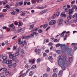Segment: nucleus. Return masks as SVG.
Wrapping results in <instances>:
<instances>
[{
	"label": "nucleus",
	"mask_w": 77,
	"mask_h": 77,
	"mask_svg": "<svg viewBox=\"0 0 77 77\" xmlns=\"http://www.w3.org/2000/svg\"><path fill=\"white\" fill-rule=\"evenodd\" d=\"M60 44H58L56 45V46L57 47H59V46H60Z\"/></svg>",
	"instance_id": "obj_58"
},
{
	"label": "nucleus",
	"mask_w": 77,
	"mask_h": 77,
	"mask_svg": "<svg viewBox=\"0 0 77 77\" xmlns=\"http://www.w3.org/2000/svg\"><path fill=\"white\" fill-rule=\"evenodd\" d=\"M71 49H66V51L67 54H69L71 52Z\"/></svg>",
	"instance_id": "obj_9"
},
{
	"label": "nucleus",
	"mask_w": 77,
	"mask_h": 77,
	"mask_svg": "<svg viewBox=\"0 0 77 77\" xmlns=\"http://www.w3.org/2000/svg\"><path fill=\"white\" fill-rule=\"evenodd\" d=\"M11 59L13 61H15L17 59V57L14 56Z\"/></svg>",
	"instance_id": "obj_22"
},
{
	"label": "nucleus",
	"mask_w": 77,
	"mask_h": 77,
	"mask_svg": "<svg viewBox=\"0 0 77 77\" xmlns=\"http://www.w3.org/2000/svg\"><path fill=\"white\" fill-rule=\"evenodd\" d=\"M47 74L46 73L44 74L43 75V77H47Z\"/></svg>",
	"instance_id": "obj_46"
},
{
	"label": "nucleus",
	"mask_w": 77,
	"mask_h": 77,
	"mask_svg": "<svg viewBox=\"0 0 77 77\" xmlns=\"http://www.w3.org/2000/svg\"><path fill=\"white\" fill-rule=\"evenodd\" d=\"M32 60H32V59H29V63H31V62H32Z\"/></svg>",
	"instance_id": "obj_60"
},
{
	"label": "nucleus",
	"mask_w": 77,
	"mask_h": 77,
	"mask_svg": "<svg viewBox=\"0 0 77 77\" xmlns=\"http://www.w3.org/2000/svg\"><path fill=\"white\" fill-rule=\"evenodd\" d=\"M35 53H36L37 54H39L41 53V49H35Z\"/></svg>",
	"instance_id": "obj_5"
},
{
	"label": "nucleus",
	"mask_w": 77,
	"mask_h": 77,
	"mask_svg": "<svg viewBox=\"0 0 77 77\" xmlns=\"http://www.w3.org/2000/svg\"><path fill=\"white\" fill-rule=\"evenodd\" d=\"M75 0L73 1L72 2H71V4L72 5H73V4H74V3H75Z\"/></svg>",
	"instance_id": "obj_45"
},
{
	"label": "nucleus",
	"mask_w": 77,
	"mask_h": 77,
	"mask_svg": "<svg viewBox=\"0 0 77 77\" xmlns=\"http://www.w3.org/2000/svg\"><path fill=\"white\" fill-rule=\"evenodd\" d=\"M25 54H22L20 55V57H24L25 56Z\"/></svg>",
	"instance_id": "obj_39"
},
{
	"label": "nucleus",
	"mask_w": 77,
	"mask_h": 77,
	"mask_svg": "<svg viewBox=\"0 0 77 77\" xmlns=\"http://www.w3.org/2000/svg\"><path fill=\"white\" fill-rule=\"evenodd\" d=\"M22 39H26V36H23L22 37Z\"/></svg>",
	"instance_id": "obj_59"
},
{
	"label": "nucleus",
	"mask_w": 77,
	"mask_h": 77,
	"mask_svg": "<svg viewBox=\"0 0 77 77\" xmlns=\"http://www.w3.org/2000/svg\"><path fill=\"white\" fill-rule=\"evenodd\" d=\"M43 11L44 13H45L48 12V10H43Z\"/></svg>",
	"instance_id": "obj_53"
},
{
	"label": "nucleus",
	"mask_w": 77,
	"mask_h": 77,
	"mask_svg": "<svg viewBox=\"0 0 77 77\" xmlns=\"http://www.w3.org/2000/svg\"><path fill=\"white\" fill-rule=\"evenodd\" d=\"M33 72L32 71L30 72L29 73V76H32V75H33Z\"/></svg>",
	"instance_id": "obj_17"
},
{
	"label": "nucleus",
	"mask_w": 77,
	"mask_h": 77,
	"mask_svg": "<svg viewBox=\"0 0 77 77\" xmlns=\"http://www.w3.org/2000/svg\"><path fill=\"white\" fill-rule=\"evenodd\" d=\"M47 54L45 53H44L43 55V57H45V56H47Z\"/></svg>",
	"instance_id": "obj_48"
},
{
	"label": "nucleus",
	"mask_w": 77,
	"mask_h": 77,
	"mask_svg": "<svg viewBox=\"0 0 77 77\" xmlns=\"http://www.w3.org/2000/svg\"><path fill=\"white\" fill-rule=\"evenodd\" d=\"M20 50H21V48H18L16 49V51L18 52H19Z\"/></svg>",
	"instance_id": "obj_37"
},
{
	"label": "nucleus",
	"mask_w": 77,
	"mask_h": 77,
	"mask_svg": "<svg viewBox=\"0 0 77 77\" xmlns=\"http://www.w3.org/2000/svg\"><path fill=\"white\" fill-rule=\"evenodd\" d=\"M15 55L16 56H19V55H20V52L17 51L15 53Z\"/></svg>",
	"instance_id": "obj_15"
},
{
	"label": "nucleus",
	"mask_w": 77,
	"mask_h": 77,
	"mask_svg": "<svg viewBox=\"0 0 77 77\" xmlns=\"http://www.w3.org/2000/svg\"><path fill=\"white\" fill-rule=\"evenodd\" d=\"M5 16V15L2 14L1 13H0V17L1 18H3Z\"/></svg>",
	"instance_id": "obj_34"
},
{
	"label": "nucleus",
	"mask_w": 77,
	"mask_h": 77,
	"mask_svg": "<svg viewBox=\"0 0 77 77\" xmlns=\"http://www.w3.org/2000/svg\"><path fill=\"white\" fill-rule=\"evenodd\" d=\"M7 2H8V1L6 0V1H5V2H4L3 3V5H5V4H6V3H7Z\"/></svg>",
	"instance_id": "obj_47"
},
{
	"label": "nucleus",
	"mask_w": 77,
	"mask_h": 77,
	"mask_svg": "<svg viewBox=\"0 0 77 77\" xmlns=\"http://www.w3.org/2000/svg\"><path fill=\"white\" fill-rule=\"evenodd\" d=\"M21 32V30L20 29H18L17 31V32L18 33H19V32Z\"/></svg>",
	"instance_id": "obj_62"
},
{
	"label": "nucleus",
	"mask_w": 77,
	"mask_h": 77,
	"mask_svg": "<svg viewBox=\"0 0 77 77\" xmlns=\"http://www.w3.org/2000/svg\"><path fill=\"white\" fill-rule=\"evenodd\" d=\"M33 27H34V25H31L30 27L29 28V29H33Z\"/></svg>",
	"instance_id": "obj_36"
},
{
	"label": "nucleus",
	"mask_w": 77,
	"mask_h": 77,
	"mask_svg": "<svg viewBox=\"0 0 77 77\" xmlns=\"http://www.w3.org/2000/svg\"><path fill=\"white\" fill-rule=\"evenodd\" d=\"M38 32L39 33H42V29H40L38 30Z\"/></svg>",
	"instance_id": "obj_56"
},
{
	"label": "nucleus",
	"mask_w": 77,
	"mask_h": 77,
	"mask_svg": "<svg viewBox=\"0 0 77 77\" xmlns=\"http://www.w3.org/2000/svg\"><path fill=\"white\" fill-rule=\"evenodd\" d=\"M12 63V60H7L6 61V64H10V63Z\"/></svg>",
	"instance_id": "obj_6"
},
{
	"label": "nucleus",
	"mask_w": 77,
	"mask_h": 77,
	"mask_svg": "<svg viewBox=\"0 0 77 77\" xmlns=\"http://www.w3.org/2000/svg\"><path fill=\"white\" fill-rule=\"evenodd\" d=\"M47 26H48V24H46L45 25H43V27L44 29H45Z\"/></svg>",
	"instance_id": "obj_21"
},
{
	"label": "nucleus",
	"mask_w": 77,
	"mask_h": 77,
	"mask_svg": "<svg viewBox=\"0 0 77 77\" xmlns=\"http://www.w3.org/2000/svg\"><path fill=\"white\" fill-rule=\"evenodd\" d=\"M63 72V71H62V70H60V71L59 72V73L58 74V75L59 77H61V76Z\"/></svg>",
	"instance_id": "obj_10"
},
{
	"label": "nucleus",
	"mask_w": 77,
	"mask_h": 77,
	"mask_svg": "<svg viewBox=\"0 0 77 77\" xmlns=\"http://www.w3.org/2000/svg\"><path fill=\"white\" fill-rule=\"evenodd\" d=\"M64 23L65 24H66L67 25L69 23V20H66L64 21Z\"/></svg>",
	"instance_id": "obj_18"
},
{
	"label": "nucleus",
	"mask_w": 77,
	"mask_h": 77,
	"mask_svg": "<svg viewBox=\"0 0 77 77\" xmlns=\"http://www.w3.org/2000/svg\"><path fill=\"white\" fill-rule=\"evenodd\" d=\"M75 8H76V5H74L73 7H72V8L71 9H72V10H73V11H74V9H75Z\"/></svg>",
	"instance_id": "obj_35"
},
{
	"label": "nucleus",
	"mask_w": 77,
	"mask_h": 77,
	"mask_svg": "<svg viewBox=\"0 0 77 77\" xmlns=\"http://www.w3.org/2000/svg\"><path fill=\"white\" fill-rule=\"evenodd\" d=\"M67 61H65L63 59H61V56H59L58 57V64L60 66H61L62 70H64L66 69V67L64 64H66Z\"/></svg>",
	"instance_id": "obj_1"
},
{
	"label": "nucleus",
	"mask_w": 77,
	"mask_h": 77,
	"mask_svg": "<svg viewBox=\"0 0 77 77\" xmlns=\"http://www.w3.org/2000/svg\"><path fill=\"white\" fill-rule=\"evenodd\" d=\"M41 62V59H38L37 60V63H39V62Z\"/></svg>",
	"instance_id": "obj_40"
},
{
	"label": "nucleus",
	"mask_w": 77,
	"mask_h": 77,
	"mask_svg": "<svg viewBox=\"0 0 77 77\" xmlns=\"http://www.w3.org/2000/svg\"><path fill=\"white\" fill-rule=\"evenodd\" d=\"M65 58H64V59H63V60H64V62H65L66 61L67 62H66V63H67V65H71V62H72V57H69V63H68L67 62V61H66V60H67V57H65Z\"/></svg>",
	"instance_id": "obj_2"
},
{
	"label": "nucleus",
	"mask_w": 77,
	"mask_h": 77,
	"mask_svg": "<svg viewBox=\"0 0 77 77\" xmlns=\"http://www.w3.org/2000/svg\"><path fill=\"white\" fill-rule=\"evenodd\" d=\"M66 32V31H63V32L60 35L61 37H63V36H64L65 35H64V33Z\"/></svg>",
	"instance_id": "obj_19"
},
{
	"label": "nucleus",
	"mask_w": 77,
	"mask_h": 77,
	"mask_svg": "<svg viewBox=\"0 0 77 77\" xmlns=\"http://www.w3.org/2000/svg\"><path fill=\"white\" fill-rule=\"evenodd\" d=\"M59 15H60V12H59V11L57 12L56 13V14H55L56 16H57V17H58V16H59Z\"/></svg>",
	"instance_id": "obj_29"
},
{
	"label": "nucleus",
	"mask_w": 77,
	"mask_h": 77,
	"mask_svg": "<svg viewBox=\"0 0 77 77\" xmlns=\"http://www.w3.org/2000/svg\"><path fill=\"white\" fill-rule=\"evenodd\" d=\"M52 77H57V74L54 73L52 74Z\"/></svg>",
	"instance_id": "obj_24"
},
{
	"label": "nucleus",
	"mask_w": 77,
	"mask_h": 77,
	"mask_svg": "<svg viewBox=\"0 0 77 77\" xmlns=\"http://www.w3.org/2000/svg\"><path fill=\"white\" fill-rule=\"evenodd\" d=\"M74 12V10H72V9H70L69 10V12L68 13L69 15H71V14H72L73 12Z\"/></svg>",
	"instance_id": "obj_8"
},
{
	"label": "nucleus",
	"mask_w": 77,
	"mask_h": 77,
	"mask_svg": "<svg viewBox=\"0 0 77 77\" xmlns=\"http://www.w3.org/2000/svg\"><path fill=\"white\" fill-rule=\"evenodd\" d=\"M60 16L61 17H66V14L65 13V12L63 11L60 14Z\"/></svg>",
	"instance_id": "obj_7"
},
{
	"label": "nucleus",
	"mask_w": 77,
	"mask_h": 77,
	"mask_svg": "<svg viewBox=\"0 0 77 77\" xmlns=\"http://www.w3.org/2000/svg\"><path fill=\"white\" fill-rule=\"evenodd\" d=\"M8 26L10 28H11V27L12 28V27H14V24H11V25H9Z\"/></svg>",
	"instance_id": "obj_23"
},
{
	"label": "nucleus",
	"mask_w": 77,
	"mask_h": 77,
	"mask_svg": "<svg viewBox=\"0 0 77 77\" xmlns=\"http://www.w3.org/2000/svg\"><path fill=\"white\" fill-rule=\"evenodd\" d=\"M8 74H9V75H11V73H9V71H6L5 73V75H8Z\"/></svg>",
	"instance_id": "obj_11"
},
{
	"label": "nucleus",
	"mask_w": 77,
	"mask_h": 77,
	"mask_svg": "<svg viewBox=\"0 0 77 77\" xmlns=\"http://www.w3.org/2000/svg\"><path fill=\"white\" fill-rule=\"evenodd\" d=\"M2 69H3V71H6V70H7V69L6 68H1L0 69V71H1L2 70Z\"/></svg>",
	"instance_id": "obj_16"
},
{
	"label": "nucleus",
	"mask_w": 77,
	"mask_h": 77,
	"mask_svg": "<svg viewBox=\"0 0 77 77\" xmlns=\"http://www.w3.org/2000/svg\"><path fill=\"white\" fill-rule=\"evenodd\" d=\"M7 11V9H3L2 10V11L3 12H6Z\"/></svg>",
	"instance_id": "obj_55"
},
{
	"label": "nucleus",
	"mask_w": 77,
	"mask_h": 77,
	"mask_svg": "<svg viewBox=\"0 0 77 77\" xmlns=\"http://www.w3.org/2000/svg\"><path fill=\"white\" fill-rule=\"evenodd\" d=\"M8 66L9 68H12V64L11 63L9 64L8 65Z\"/></svg>",
	"instance_id": "obj_25"
},
{
	"label": "nucleus",
	"mask_w": 77,
	"mask_h": 77,
	"mask_svg": "<svg viewBox=\"0 0 77 77\" xmlns=\"http://www.w3.org/2000/svg\"><path fill=\"white\" fill-rule=\"evenodd\" d=\"M71 18H72L71 16V15H69L67 17V20H71Z\"/></svg>",
	"instance_id": "obj_27"
},
{
	"label": "nucleus",
	"mask_w": 77,
	"mask_h": 77,
	"mask_svg": "<svg viewBox=\"0 0 77 77\" xmlns=\"http://www.w3.org/2000/svg\"><path fill=\"white\" fill-rule=\"evenodd\" d=\"M56 52L57 53H58V54H60V50H57L56 51Z\"/></svg>",
	"instance_id": "obj_57"
},
{
	"label": "nucleus",
	"mask_w": 77,
	"mask_h": 77,
	"mask_svg": "<svg viewBox=\"0 0 77 77\" xmlns=\"http://www.w3.org/2000/svg\"><path fill=\"white\" fill-rule=\"evenodd\" d=\"M65 12H68V8H66L65 9Z\"/></svg>",
	"instance_id": "obj_51"
},
{
	"label": "nucleus",
	"mask_w": 77,
	"mask_h": 77,
	"mask_svg": "<svg viewBox=\"0 0 77 77\" xmlns=\"http://www.w3.org/2000/svg\"><path fill=\"white\" fill-rule=\"evenodd\" d=\"M36 65H33L31 67L32 69H35V68H36Z\"/></svg>",
	"instance_id": "obj_20"
},
{
	"label": "nucleus",
	"mask_w": 77,
	"mask_h": 77,
	"mask_svg": "<svg viewBox=\"0 0 77 77\" xmlns=\"http://www.w3.org/2000/svg\"><path fill=\"white\" fill-rule=\"evenodd\" d=\"M25 67L26 68H29V66L28 64H26L25 66Z\"/></svg>",
	"instance_id": "obj_38"
},
{
	"label": "nucleus",
	"mask_w": 77,
	"mask_h": 77,
	"mask_svg": "<svg viewBox=\"0 0 77 77\" xmlns=\"http://www.w3.org/2000/svg\"><path fill=\"white\" fill-rule=\"evenodd\" d=\"M21 16H24V15H25V13H24L22 12L21 14Z\"/></svg>",
	"instance_id": "obj_52"
},
{
	"label": "nucleus",
	"mask_w": 77,
	"mask_h": 77,
	"mask_svg": "<svg viewBox=\"0 0 77 77\" xmlns=\"http://www.w3.org/2000/svg\"><path fill=\"white\" fill-rule=\"evenodd\" d=\"M7 58H8V57H7V56H4L2 57V59L4 60V61H5V60H6V59H7Z\"/></svg>",
	"instance_id": "obj_14"
},
{
	"label": "nucleus",
	"mask_w": 77,
	"mask_h": 77,
	"mask_svg": "<svg viewBox=\"0 0 77 77\" xmlns=\"http://www.w3.org/2000/svg\"><path fill=\"white\" fill-rule=\"evenodd\" d=\"M44 11H43V10L40 12V14H44Z\"/></svg>",
	"instance_id": "obj_61"
},
{
	"label": "nucleus",
	"mask_w": 77,
	"mask_h": 77,
	"mask_svg": "<svg viewBox=\"0 0 77 77\" xmlns=\"http://www.w3.org/2000/svg\"><path fill=\"white\" fill-rule=\"evenodd\" d=\"M54 42H58V40L55 39L54 40Z\"/></svg>",
	"instance_id": "obj_49"
},
{
	"label": "nucleus",
	"mask_w": 77,
	"mask_h": 77,
	"mask_svg": "<svg viewBox=\"0 0 77 77\" xmlns=\"http://www.w3.org/2000/svg\"><path fill=\"white\" fill-rule=\"evenodd\" d=\"M73 48L74 50H76V49H77V48H76V47H75V46H74L73 47Z\"/></svg>",
	"instance_id": "obj_64"
},
{
	"label": "nucleus",
	"mask_w": 77,
	"mask_h": 77,
	"mask_svg": "<svg viewBox=\"0 0 77 77\" xmlns=\"http://www.w3.org/2000/svg\"><path fill=\"white\" fill-rule=\"evenodd\" d=\"M20 52L21 53L24 54V50L22 49L21 50Z\"/></svg>",
	"instance_id": "obj_41"
},
{
	"label": "nucleus",
	"mask_w": 77,
	"mask_h": 77,
	"mask_svg": "<svg viewBox=\"0 0 77 77\" xmlns=\"http://www.w3.org/2000/svg\"><path fill=\"white\" fill-rule=\"evenodd\" d=\"M5 44L6 45H8V44H9V43H8V41H6L5 42Z\"/></svg>",
	"instance_id": "obj_44"
},
{
	"label": "nucleus",
	"mask_w": 77,
	"mask_h": 77,
	"mask_svg": "<svg viewBox=\"0 0 77 77\" xmlns=\"http://www.w3.org/2000/svg\"><path fill=\"white\" fill-rule=\"evenodd\" d=\"M35 33H36V32H34L33 33L31 34L30 36H31V38H33L34 37V35H35Z\"/></svg>",
	"instance_id": "obj_13"
},
{
	"label": "nucleus",
	"mask_w": 77,
	"mask_h": 77,
	"mask_svg": "<svg viewBox=\"0 0 77 77\" xmlns=\"http://www.w3.org/2000/svg\"><path fill=\"white\" fill-rule=\"evenodd\" d=\"M63 20V19H60L58 20V23H62Z\"/></svg>",
	"instance_id": "obj_12"
},
{
	"label": "nucleus",
	"mask_w": 77,
	"mask_h": 77,
	"mask_svg": "<svg viewBox=\"0 0 77 77\" xmlns=\"http://www.w3.org/2000/svg\"><path fill=\"white\" fill-rule=\"evenodd\" d=\"M19 4L20 5H23V2H19Z\"/></svg>",
	"instance_id": "obj_50"
},
{
	"label": "nucleus",
	"mask_w": 77,
	"mask_h": 77,
	"mask_svg": "<svg viewBox=\"0 0 77 77\" xmlns=\"http://www.w3.org/2000/svg\"><path fill=\"white\" fill-rule=\"evenodd\" d=\"M12 66H13V68H15V67L17 66V64H16V63H14L12 65Z\"/></svg>",
	"instance_id": "obj_32"
},
{
	"label": "nucleus",
	"mask_w": 77,
	"mask_h": 77,
	"mask_svg": "<svg viewBox=\"0 0 77 77\" xmlns=\"http://www.w3.org/2000/svg\"><path fill=\"white\" fill-rule=\"evenodd\" d=\"M30 38V36L29 35H28L26 37V39L27 40L29 39Z\"/></svg>",
	"instance_id": "obj_30"
},
{
	"label": "nucleus",
	"mask_w": 77,
	"mask_h": 77,
	"mask_svg": "<svg viewBox=\"0 0 77 77\" xmlns=\"http://www.w3.org/2000/svg\"><path fill=\"white\" fill-rule=\"evenodd\" d=\"M8 54L9 55V58L10 59H12L15 56L14 54H12V53L11 52L9 53Z\"/></svg>",
	"instance_id": "obj_4"
},
{
	"label": "nucleus",
	"mask_w": 77,
	"mask_h": 77,
	"mask_svg": "<svg viewBox=\"0 0 77 77\" xmlns=\"http://www.w3.org/2000/svg\"><path fill=\"white\" fill-rule=\"evenodd\" d=\"M21 47H23L24 45V42H22V43H21Z\"/></svg>",
	"instance_id": "obj_33"
},
{
	"label": "nucleus",
	"mask_w": 77,
	"mask_h": 77,
	"mask_svg": "<svg viewBox=\"0 0 77 77\" xmlns=\"http://www.w3.org/2000/svg\"><path fill=\"white\" fill-rule=\"evenodd\" d=\"M53 71L54 72H57V69L55 68L53 69Z\"/></svg>",
	"instance_id": "obj_31"
},
{
	"label": "nucleus",
	"mask_w": 77,
	"mask_h": 77,
	"mask_svg": "<svg viewBox=\"0 0 77 77\" xmlns=\"http://www.w3.org/2000/svg\"><path fill=\"white\" fill-rule=\"evenodd\" d=\"M72 17L73 18H74V17H77V13H75V14L72 16Z\"/></svg>",
	"instance_id": "obj_28"
},
{
	"label": "nucleus",
	"mask_w": 77,
	"mask_h": 77,
	"mask_svg": "<svg viewBox=\"0 0 77 77\" xmlns=\"http://www.w3.org/2000/svg\"><path fill=\"white\" fill-rule=\"evenodd\" d=\"M55 23H56V20H52L50 21L49 24L50 25V26H52V25H54Z\"/></svg>",
	"instance_id": "obj_3"
},
{
	"label": "nucleus",
	"mask_w": 77,
	"mask_h": 77,
	"mask_svg": "<svg viewBox=\"0 0 77 77\" xmlns=\"http://www.w3.org/2000/svg\"><path fill=\"white\" fill-rule=\"evenodd\" d=\"M48 59L49 60H53V57H52L51 56H50L48 57Z\"/></svg>",
	"instance_id": "obj_43"
},
{
	"label": "nucleus",
	"mask_w": 77,
	"mask_h": 77,
	"mask_svg": "<svg viewBox=\"0 0 77 77\" xmlns=\"http://www.w3.org/2000/svg\"><path fill=\"white\" fill-rule=\"evenodd\" d=\"M56 14H54L52 16V19H55L56 18Z\"/></svg>",
	"instance_id": "obj_26"
},
{
	"label": "nucleus",
	"mask_w": 77,
	"mask_h": 77,
	"mask_svg": "<svg viewBox=\"0 0 77 77\" xmlns=\"http://www.w3.org/2000/svg\"><path fill=\"white\" fill-rule=\"evenodd\" d=\"M22 24V23H21V22L19 21V26H21V25Z\"/></svg>",
	"instance_id": "obj_42"
},
{
	"label": "nucleus",
	"mask_w": 77,
	"mask_h": 77,
	"mask_svg": "<svg viewBox=\"0 0 77 77\" xmlns=\"http://www.w3.org/2000/svg\"><path fill=\"white\" fill-rule=\"evenodd\" d=\"M21 76L22 77H24L25 76H26V73H24L22 74Z\"/></svg>",
	"instance_id": "obj_54"
},
{
	"label": "nucleus",
	"mask_w": 77,
	"mask_h": 77,
	"mask_svg": "<svg viewBox=\"0 0 77 77\" xmlns=\"http://www.w3.org/2000/svg\"><path fill=\"white\" fill-rule=\"evenodd\" d=\"M17 36L15 35L12 38V39H15V38H17Z\"/></svg>",
	"instance_id": "obj_63"
}]
</instances>
